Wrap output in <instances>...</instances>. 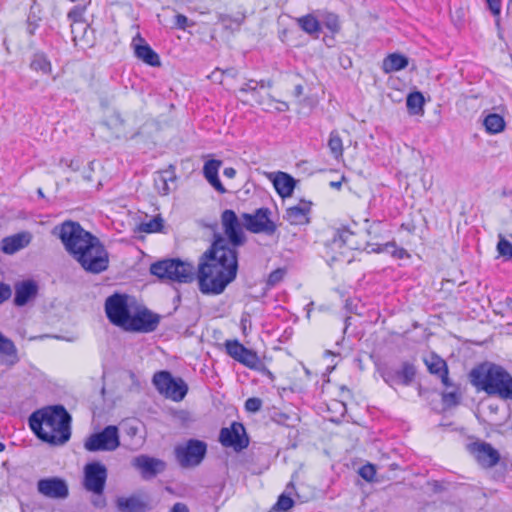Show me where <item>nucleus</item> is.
I'll use <instances>...</instances> for the list:
<instances>
[{
    "instance_id": "f257e3e1",
    "label": "nucleus",
    "mask_w": 512,
    "mask_h": 512,
    "mask_svg": "<svg viewBox=\"0 0 512 512\" xmlns=\"http://www.w3.org/2000/svg\"><path fill=\"white\" fill-rule=\"evenodd\" d=\"M238 252L230 248L223 237H217L210 249L203 253L197 274L194 266L180 259H165L153 263L151 274L162 280L191 283L197 277L203 294H221L237 275Z\"/></svg>"
},
{
    "instance_id": "f03ea898",
    "label": "nucleus",
    "mask_w": 512,
    "mask_h": 512,
    "mask_svg": "<svg viewBox=\"0 0 512 512\" xmlns=\"http://www.w3.org/2000/svg\"><path fill=\"white\" fill-rule=\"evenodd\" d=\"M53 233L86 272L99 274L108 269V251L99 238L83 229L78 222L65 221L56 226Z\"/></svg>"
},
{
    "instance_id": "7ed1b4c3",
    "label": "nucleus",
    "mask_w": 512,
    "mask_h": 512,
    "mask_svg": "<svg viewBox=\"0 0 512 512\" xmlns=\"http://www.w3.org/2000/svg\"><path fill=\"white\" fill-rule=\"evenodd\" d=\"M71 416L61 405L35 411L29 417V426L43 441L59 445L66 443L70 436Z\"/></svg>"
},
{
    "instance_id": "20e7f679",
    "label": "nucleus",
    "mask_w": 512,
    "mask_h": 512,
    "mask_svg": "<svg viewBox=\"0 0 512 512\" xmlns=\"http://www.w3.org/2000/svg\"><path fill=\"white\" fill-rule=\"evenodd\" d=\"M469 377L478 390L512 401V375L502 366L485 362L473 368Z\"/></svg>"
},
{
    "instance_id": "39448f33",
    "label": "nucleus",
    "mask_w": 512,
    "mask_h": 512,
    "mask_svg": "<svg viewBox=\"0 0 512 512\" xmlns=\"http://www.w3.org/2000/svg\"><path fill=\"white\" fill-rule=\"evenodd\" d=\"M108 477L107 468L101 462H90L83 469V488L93 495L91 503L95 508L102 509L106 506L104 490Z\"/></svg>"
},
{
    "instance_id": "423d86ee",
    "label": "nucleus",
    "mask_w": 512,
    "mask_h": 512,
    "mask_svg": "<svg viewBox=\"0 0 512 512\" xmlns=\"http://www.w3.org/2000/svg\"><path fill=\"white\" fill-rule=\"evenodd\" d=\"M152 383L161 395L176 402L183 400L188 392V386L182 378H174L165 370L156 372Z\"/></svg>"
},
{
    "instance_id": "0eeeda50",
    "label": "nucleus",
    "mask_w": 512,
    "mask_h": 512,
    "mask_svg": "<svg viewBox=\"0 0 512 512\" xmlns=\"http://www.w3.org/2000/svg\"><path fill=\"white\" fill-rule=\"evenodd\" d=\"M130 297L126 294L114 293L105 301V313L108 320L115 326L125 329L131 316Z\"/></svg>"
},
{
    "instance_id": "6e6552de",
    "label": "nucleus",
    "mask_w": 512,
    "mask_h": 512,
    "mask_svg": "<svg viewBox=\"0 0 512 512\" xmlns=\"http://www.w3.org/2000/svg\"><path fill=\"white\" fill-rule=\"evenodd\" d=\"M271 210L266 207L255 210L254 213H243L241 220L243 226L255 234L263 233L271 236L277 230V225L270 218Z\"/></svg>"
},
{
    "instance_id": "1a4fd4ad",
    "label": "nucleus",
    "mask_w": 512,
    "mask_h": 512,
    "mask_svg": "<svg viewBox=\"0 0 512 512\" xmlns=\"http://www.w3.org/2000/svg\"><path fill=\"white\" fill-rule=\"evenodd\" d=\"M120 445L119 431L114 425L105 427L101 432L90 435L84 447L87 451H114Z\"/></svg>"
},
{
    "instance_id": "9d476101",
    "label": "nucleus",
    "mask_w": 512,
    "mask_h": 512,
    "mask_svg": "<svg viewBox=\"0 0 512 512\" xmlns=\"http://www.w3.org/2000/svg\"><path fill=\"white\" fill-rule=\"evenodd\" d=\"M221 224L224 234L227 237V239H224L228 242L230 248L237 251V248L242 246L246 241V237L242 229L243 224L241 217L238 218L233 210L226 209L221 214Z\"/></svg>"
},
{
    "instance_id": "9b49d317",
    "label": "nucleus",
    "mask_w": 512,
    "mask_h": 512,
    "mask_svg": "<svg viewBox=\"0 0 512 512\" xmlns=\"http://www.w3.org/2000/svg\"><path fill=\"white\" fill-rule=\"evenodd\" d=\"M206 451L207 445L205 442L190 439L185 445H179L175 448V456L182 467H192L201 463Z\"/></svg>"
},
{
    "instance_id": "f8f14e48",
    "label": "nucleus",
    "mask_w": 512,
    "mask_h": 512,
    "mask_svg": "<svg viewBox=\"0 0 512 512\" xmlns=\"http://www.w3.org/2000/svg\"><path fill=\"white\" fill-rule=\"evenodd\" d=\"M219 441L224 447H231L236 452L242 451L249 445L245 427L239 422H233L229 427L222 428Z\"/></svg>"
},
{
    "instance_id": "ddd939ff",
    "label": "nucleus",
    "mask_w": 512,
    "mask_h": 512,
    "mask_svg": "<svg viewBox=\"0 0 512 512\" xmlns=\"http://www.w3.org/2000/svg\"><path fill=\"white\" fill-rule=\"evenodd\" d=\"M37 492L48 499L64 500L69 496V486L61 477L41 478L37 482Z\"/></svg>"
},
{
    "instance_id": "4468645a",
    "label": "nucleus",
    "mask_w": 512,
    "mask_h": 512,
    "mask_svg": "<svg viewBox=\"0 0 512 512\" xmlns=\"http://www.w3.org/2000/svg\"><path fill=\"white\" fill-rule=\"evenodd\" d=\"M160 318L157 314L147 309L138 310L134 314L131 313L129 321L124 330L135 332H153L156 330Z\"/></svg>"
},
{
    "instance_id": "2eb2a0df",
    "label": "nucleus",
    "mask_w": 512,
    "mask_h": 512,
    "mask_svg": "<svg viewBox=\"0 0 512 512\" xmlns=\"http://www.w3.org/2000/svg\"><path fill=\"white\" fill-rule=\"evenodd\" d=\"M469 452L483 468H492L500 461V453L490 443L473 442L468 445Z\"/></svg>"
},
{
    "instance_id": "dca6fc26",
    "label": "nucleus",
    "mask_w": 512,
    "mask_h": 512,
    "mask_svg": "<svg viewBox=\"0 0 512 512\" xmlns=\"http://www.w3.org/2000/svg\"><path fill=\"white\" fill-rule=\"evenodd\" d=\"M132 46L136 58L143 61L145 64L152 67H159L161 65L159 55L145 42L140 34H137L132 39Z\"/></svg>"
},
{
    "instance_id": "f3484780",
    "label": "nucleus",
    "mask_w": 512,
    "mask_h": 512,
    "mask_svg": "<svg viewBox=\"0 0 512 512\" xmlns=\"http://www.w3.org/2000/svg\"><path fill=\"white\" fill-rule=\"evenodd\" d=\"M14 305L23 307L33 301L38 295V285L34 280H24L14 285Z\"/></svg>"
},
{
    "instance_id": "a211bd4d",
    "label": "nucleus",
    "mask_w": 512,
    "mask_h": 512,
    "mask_svg": "<svg viewBox=\"0 0 512 512\" xmlns=\"http://www.w3.org/2000/svg\"><path fill=\"white\" fill-rule=\"evenodd\" d=\"M132 465L141 472L143 478H152L165 469V463L147 455H140L133 459Z\"/></svg>"
},
{
    "instance_id": "6ab92c4d",
    "label": "nucleus",
    "mask_w": 512,
    "mask_h": 512,
    "mask_svg": "<svg viewBox=\"0 0 512 512\" xmlns=\"http://www.w3.org/2000/svg\"><path fill=\"white\" fill-rule=\"evenodd\" d=\"M115 504L119 512H146L150 509L148 498L141 495L118 497Z\"/></svg>"
},
{
    "instance_id": "aec40b11",
    "label": "nucleus",
    "mask_w": 512,
    "mask_h": 512,
    "mask_svg": "<svg viewBox=\"0 0 512 512\" xmlns=\"http://www.w3.org/2000/svg\"><path fill=\"white\" fill-rule=\"evenodd\" d=\"M311 202L302 200L286 209L284 219L291 225H305L310 221Z\"/></svg>"
},
{
    "instance_id": "412c9836",
    "label": "nucleus",
    "mask_w": 512,
    "mask_h": 512,
    "mask_svg": "<svg viewBox=\"0 0 512 512\" xmlns=\"http://www.w3.org/2000/svg\"><path fill=\"white\" fill-rule=\"evenodd\" d=\"M424 363L427 366L428 371L431 374L438 376L445 387L452 386V382L448 377L449 371L445 360H443L437 354L431 353L430 355L424 358Z\"/></svg>"
},
{
    "instance_id": "4be33fe9",
    "label": "nucleus",
    "mask_w": 512,
    "mask_h": 512,
    "mask_svg": "<svg viewBox=\"0 0 512 512\" xmlns=\"http://www.w3.org/2000/svg\"><path fill=\"white\" fill-rule=\"evenodd\" d=\"M223 162L217 159H211L204 163L203 176L207 182L220 194L226 193V188L219 179V170Z\"/></svg>"
},
{
    "instance_id": "5701e85b",
    "label": "nucleus",
    "mask_w": 512,
    "mask_h": 512,
    "mask_svg": "<svg viewBox=\"0 0 512 512\" xmlns=\"http://www.w3.org/2000/svg\"><path fill=\"white\" fill-rule=\"evenodd\" d=\"M176 174L172 168L157 172L154 177V185L160 195H168L175 185Z\"/></svg>"
},
{
    "instance_id": "b1692460",
    "label": "nucleus",
    "mask_w": 512,
    "mask_h": 512,
    "mask_svg": "<svg viewBox=\"0 0 512 512\" xmlns=\"http://www.w3.org/2000/svg\"><path fill=\"white\" fill-rule=\"evenodd\" d=\"M31 240L29 233H18L2 240V251L6 254H13L26 247Z\"/></svg>"
},
{
    "instance_id": "393cba45",
    "label": "nucleus",
    "mask_w": 512,
    "mask_h": 512,
    "mask_svg": "<svg viewBox=\"0 0 512 512\" xmlns=\"http://www.w3.org/2000/svg\"><path fill=\"white\" fill-rule=\"evenodd\" d=\"M273 185L278 194L285 198L290 197L293 194L296 181L292 176L285 172H277L273 179Z\"/></svg>"
},
{
    "instance_id": "a878e982",
    "label": "nucleus",
    "mask_w": 512,
    "mask_h": 512,
    "mask_svg": "<svg viewBox=\"0 0 512 512\" xmlns=\"http://www.w3.org/2000/svg\"><path fill=\"white\" fill-rule=\"evenodd\" d=\"M409 64V60L406 56L399 53H391L386 56L382 62V70L385 74L405 69Z\"/></svg>"
},
{
    "instance_id": "bb28decb",
    "label": "nucleus",
    "mask_w": 512,
    "mask_h": 512,
    "mask_svg": "<svg viewBox=\"0 0 512 512\" xmlns=\"http://www.w3.org/2000/svg\"><path fill=\"white\" fill-rule=\"evenodd\" d=\"M296 23L306 34L316 38L319 37L321 23L314 14H306L298 17L296 18Z\"/></svg>"
},
{
    "instance_id": "cd10ccee",
    "label": "nucleus",
    "mask_w": 512,
    "mask_h": 512,
    "mask_svg": "<svg viewBox=\"0 0 512 512\" xmlns=\"http://www.w3.org/2000/svg\"><path fill=\"white\" fill-rule=\"evenodd\" d=\"M485 130L489 134H497L505 129L504 118L496 113H490L483 120Z\"/></svg>"
},
{
    "instance_id": "c85d7f7f",
    "label": "nucleus",
    "mask_w": 512,
    "mask_h": 512,
    "mask_svg": "<svg viewBox=\"0 0 512 512\" xmlns=\"http://www.w3.org/2000/svg\"><path fill=\"white\" fill-rule=\"evenodd\" d=\"M377 253L387 252L390 253L391 256L395 259H405L410 258V254L408 251L402 247H398L395 241H390L384 244H380L374 249Z\"/></svg>"
},
{
    "instance_id": "c756f323",
    "label": "nucleus",
    "mask_w": 512,
    "mask_h": 512,
    "mask_svg": "<svg viewBox=\"0 0 512 512\" xmlns=\"http://www.w3.org/2000/svg\"><path fill=\"white\" fill-rule=\"evenodd\" d=\"M424 96L421 92L416 91L409 93L406 99V106L411 115L423 113Z\"/></svg>"
},
{
    "instance_id": "7c9ffc66",
    "label": "nucleus",
    "mask_w": 512,
    "mask_h": 512,
    "mask_svg": "<svg viewBox=\"0 0 512 512\" xmlns=\"http://www.w3.org/2000/svg\"><path fill=\"white\" fill-rule=\"evenodd\" d=\"M31 69L40 71L44 74H50L52 71V65L47 56L43 53L34 54L31 64Z\"/></svg>"
},
{
    "instance_id": "2f4dec72",
    "label": "nucleus",
    "mask_w": 512,
    "mask_h": 512,
    "mask_svg": "<svg viewBox=\"0 0 512 512\" xmlns=\"http://www.w3.org/2000/svg\"><path fill=\"white\" fill-rule=\"evenodd\" d=\"M238 362L250 369H257L261 365V360L257 353L246 347L239 357Z\"/></svg>"
},
{
    "instance_id": "473e14b6",
    "label": "nucleus",
    "mask_w": 512,
    "mask_h": 512,
    "mask_svg": "<svg viewBox=\"0 0 512 512\" xmlns=\"http://www.w3.org/2000/svg\"><path fill=\"white\" fill-rule=\"evenodd\" d=\"M415 373L416 371L412 364L404 363L402 368L396 371V378L398 379L397 384L409 385L412 382Z\"/></svg>"
},
{
    "instance_id": "72a5a7b5",
    "label": "nucleus",
    "mask_w": 512,
    "mask_h": 512,
    "mask_svg": "<svg viewBox=\"0 0 512 512\" xmlns=\"http://www.w3.org/2000/svg\"><path fill=\"white\" fill-rule=\"evenodd\" d=\"M328 147L331 154L339 159L343 155V143L337 131H332L329 135Z\"/></svg>"
},
{
    "instance_id": "f704fd0d",
    "label": "nucleus",
    "mask_w": 512,
    "mask_h": 512,
    "mask_svg": "<svg viewBox=\"0 0 512 512\" xmlns=\"http://www.w3.org/2000/svg\"><path fill=\"white\" fill-rule=\"evenodd\" d=\"M324 26L331 31L332 33H337L340 31V23L338 15L333 12H323L320 14Z\"/></svg>"
},
{
    "instance_id": "c9c22d12",
    "label": "nucleus",
    "mask_w": 512,
    "mask_h": 512,
    "mask_svg": "<svg viewBox=\"0 0 512 512\" xmlns=\"http://www.w3.org/2000/svg\"><path fill=\"white\" fill-rule=\"evenodd\" d=\"M497 252L499 256L503 257L505 260L512 258V243L502 234L498 235Z\"/></svg>"
},
{
    "instance_id": "e433bc0d",
    "label": "nucleus",
    "mask_w": 512,
    "mask_h": 512,
    "mask_svg": "<svg viewBox=\"0 0 512 512\" xmlns=\"http://www.w3.org/2000/svg\"><path fill=\"white\" fill-rule=\"evenodd\" d=\"M226 353L234 360L238 361L242 352H244L245 346L237 340H227L225 342Z\"/></svg>"
},
{
    "instance_id": "4c0bfd02",
    "label": "nucleus",
    "mask_w": 512,
    "mask_h": 512,
    "mask_svg": "<svg viewBox=\"0 0 512 512\" xmlns=\"http://www.w3.org/2000/svg\"><path fill=\"white\" fill-rule=\"evenodd\" d=\"M226 353L234 360L238 361L242 352H244L245 346L237 340H227L225 342Z\"/></svg>"
},
{
    "instance_id": "58836bf2",
    "label": "nucleus",
    "mask_w": 512,
    "mask_h": 512,
    "mask_svg": "<svg viewBox=\"0 0 512 512\" xmlns=\"http://www.w3.org/2000/svg\"><path fill=\"white\" fill-rule=\"evenodd\" d=\"M449 388H452V390L442 393V402L448 407L456 406L460 400L458 388L453 383Z\"/></svg>"
},
{
    "instance_id": "ea45409f",
    "label": "nucleus",
    "mask_w": 512,
    "mask_h": 512,
    "mask_svg": "<svg viewBox=\"0 0 512 512\" xmlns=\"http://www.w3.org/2000/svg\"><path fill=\"white\" fill-rule=\"evenodd\" d=\"M163 228V219L161 217H154L148 222L141 224L140 229L145 233L160 232Z\"/></svg>"
},
{
    "instance_id": "a19ab883",
    "label": "nucleus",
    "mask_w": 512,
    "mask_h": 512,
    "mask_svg": "<svg viewBox=\"0 0 512 512\" xmlns=\"http://www.w3.org/2000/svg\"><path fill=\"white\" fill-rule=\"evenodd\" d=\"M85 6H81V5H77L75 7H73L69 12H68V19L71 21L72 23V32H74V24H77V23H83L84 22V13H85Z\"/></svg>"
},
{
    "instance_id": "79ce46f5",
    "label": "nucleus",
    "mask_w": 512,
    "mask_h": 512,
    "mask_svg": "<svg viewBox=\"0 0 512 512\" xmlns=\"http://www.w3.org/2000/svg\"><path fill=\"white\" fill-rule=\"evenodd\" d=\"M0 353L7 355V356H13V355H16V353H17V349H16L13 341L10 340L9 338L5 337L1 332H0Z\"/></svg>"
},
{
    "instance_id": "37998d69",
    "label": "nucleus",
    "mask_w": 512,
    "mask_h": 512,
    "mask_svg": "<svg viewBox=\"0 0 512 512\" xmlns=\"http://www.w3.org/2000/svg\"><path fill=\"white\" fill-rule=\"evenodd\" d=\"M293 504L294 501L291 497L281 494L273 508L279 512H288L292 508Z\"/></svg>"
},
{
    "instance_id": "c03bdc74",
    "label": "nucleus",
    "mask_w": 512,
    "mask_h": 512,
    "mask_svg": "<svg viewBox=\"0 0 512 512\" xmlns=\"http://www.w3.org/2000/svg\"><path fill=\"white\" fill-rule=\"evenodd\" d=\"M359 475L366 481L372 482L376 476V468L373 464H365L359 469Z\"/></svg>"
},
{
    "instance_id": "a18cd8bd",
    "label": "nucleus",
    "mask_w": 512,
    "mask_h": 512,
    "mask_svg": "<svg viewBox=\"0 0 512 512\" xmlns=\"http://www.w3.org/2000/svg\"><path fill=\"white\" fill-rule=\"evenodd\" d=\"M284 275H285V271L283 269H276V270L272 271L268 276L267 286L268 287L276 286L278 283H280L283 280Z\"/></svg>"
},
{
    "instance_id": "49530a36",
    "label": "nucleus",
    "mask_w": 512,
    "mask_h": 512,
    "mask_svg": "<svg viewBox=\"0 0 512 512\" xmlns=\"http://www.w3.org/2000/svg\"><path fill=\"white\" fill-rule=\"evenodd\" d=\"M262 404H263V402L260 398L251 397L245 401V409L248 412L256 413V412L260 411V409L262 408Z\"/></svg>"
},
{
    "instance_id": "de8ad7c7",
    "label": "nucleus",
    "mask_w": 512,
    "mask_h": 512,
    "mask_svg": "<svg viewBox=\"0 0 512 512\" xmlns=\"http://www.w3.org/2000/svg\"><path fill=\"white\" fill-rule=\"evenodd\" d=\"M258 86L263 88L265 86V81L261 80L258 82L256 80H249L243 84V86L240 88V91L241 92L254 91L257 89Z\"/></svg>"
},
{
    "instance_id": "09e8293b",
    "label": "nucleus",
    "mask_w": 512,
    "mask_h": 512,
    "mask_svg": "<svg viewBox=\"0 0 512 512\" xmlns=\"http://www.w3.org/2000/svg\"><path fill=\"white\" fill-rule=\"evenodd\" d=\"M12 291L8 284L0 282V304L11 297Z\"/></svg>"
},
{
    "instance_id": "8fccbe9b",
    "label": "nucleus",
    "mask_w": 512,
    "mask_h": 512,
    "mask_svg": "<svg viewBox=\"0 0 512 512\" xmlns=\"http://www.w3.org/2000/svg\"><path fill=\"white\" fill-rule=\"evenodd\" d=\"M489 10L494 16L501 13V0H486Z\"/></svg>"
},
{
    "instance_id": "3c124183",
    "label": "nucleus",
    "mask_w": 512,
    "mask_h": 512,
    "mask_svg": "<svg viewBox=\"0 0 512 512\" xmlns=\"http://www.w3.org/2000/svg\"><path fill=\"white\" fill-rule=\"evenodd\" d=\"M382 376L385 382L389 385L397 384L398 379L396 378V371L386 370L383 372Z\"/></svg>"
},
{
    "instance_id": "603ef678",
    "label": "nucleus",
    "mask_w": 512,
    "mask_h": 512,
    "mask_svg": "<svg viewBox=\"0 0 512 512\" xmlns=\"http://www.w3.org/2000/svg\"><path fill=\"white\" fill-rule=\"evenodd\" d=\"M188 19L185 15L178 14L176 15V25L178 28L184 29L187 25Z\"/></svg>"
},
{
    "instance_id": "864d4df0",
    "label": "nucleus",
    "mask_w": 512,
    "mask_h": 512,
    "mask_svg": "<svg viewBox=\"0 0 512 512\" xmlns=\"http://www.w3.org/2000/svg\"><path fill=\"white\" fill-rule=\"evenodd\" d=\"M169 512H189L186 504L178 502L173 505Z\"/></svg>"
},
{
    "instance_id": "5fc2aeb1",
    "label": "nucleus",
    "mask_w": 512,
    "mask_h": 512,
    "mask_svg": "<svg viewBox=\"0 0 512 512\" xmlns=\"http://www.w3.org/2000/svg\"><path fill=\"white\" fill-rule=\"evenodd\" d=\"M223 174L225 177L232 179L236 175V170L233 167H226L223 170Z\"/></svg>"
},
{
    "instance_id": "6e6d98bb",
    "label": "nucleus",
    "mask_w": 512,
    "mask_h": 512,
    "mask_svg": "<svg viewBox=\"0 0 512 512\" xmlns=\"http://www.w3.org/2000/svg\"><path fill=\"white\" fill-rule=\"evenodd\" d=\"M36 28H37V25H36V24L31 23V22H29V23H28L27 30H28V33H29L30 35H33V34L35 33Z\"/></svg>"
},
{
    "instance_id": "4d7b16f0",
    "label": "nucleus",
    "mask_w": 512,
    "mask_h": 512,
    "mask_svg": "<svg viewBox=\"0 0 512 512\" xmlns=\"http://www.w3.org/2000/svg\"><path fill=\"white\" fill-rule=\"evenodd\" d=\"M295 94H296V96H300L303 94V86L302 85H297L295 87Z\"/></svg>"
},
{
    "instance_id": "13d9d810",
    "label": "nucleus",
    "mask_w": 512,
    "mask_h": 512,
    "mask_svg": "<svg viewBox=\"0 0 512 512\" xmlns=\"http://www.w3.org/2000/svg\"><path fill=\"white\" fill-rule=\"evenodd\" d=\"M330 185L334 188L339 189L341 187V182H331Z\"/></svg>"
},
{
    "instance_id": "bf43d9fd",
    "label": "nucleus",
    "mask_w": 512,
    "mask_h": 512,
    "mask_svg": "<svg viewBox=\"0 0 512 512\" xmlns=\"http://www.w3.org/2000/svg\"><path fill=\"white\" fill-rule=\"evenodd\" d=\"M37 193H38V195H39L40 197H44V193H43V191H42V189H41V188H39V189L37 190Z\"/></svg>"
},
{
    "instance_id": "052dcab7",
    "label": "nucleus",
    "mask_w": 512,
    "mask_h": 512,
    "mask_svg": "<svg viewBox=\"0 0 512 512\" xmlns=\"http://www.w3.org/2000/svg\"><path fill=\"white\" fill-rule=\"evenodd\" d=\"M4 449H5V445L0 442V452L3 451Z\"/></svg>"
}]
</instances>
